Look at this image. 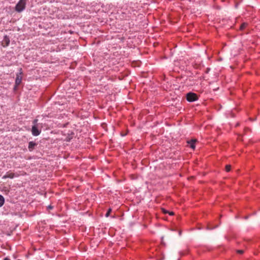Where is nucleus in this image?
I'll list each match as a JSON object with an SVG mask.
<instances>
[{
    "label": "nucleus",
    "mask_w": 260,
    "mask_h": 260,
    "mask_svg": "<svg viewBox=\"0 0 260 260\" xmlns=\"http://www.w3.org/2000/svg\"><path fill=\"white\" fill-rule=\"evenodd\" d=\"M26 6V0H20L15 6V10L21 12L24 10Z\"/></svg>",
    "instance_id": "f257e3e1"
},
{
    "label": "nucleus",
    "mask_w": 260,
    "mask_h": 260,
    "mask_svg": "<svg viewBox=\"0 0 260 260\" xmlns=\"http://www.w3.org/2000/svg\"><path fill=\"white\" fill-rule=\"evenodd\" d=\"M186 99L188 102H192L198 99L197 94L193 92H189L186 94Z\"/></svg>",
    "instance_id": "f03ea898"
},
{
    "label": "nucleus",
    "mask_w": 260,
    "mask_h": 260,
    "mask_svg": "<svg viewBox=\"0 0 260 260\" xmlns=\"http://www.w3.org/2000/svg\"><path fill=\"white\" fill-rule=\"evenodd\" d=\"M22 69H20V73L16 75V78L15 79V87L19 85L20 84V83H21L22 78Z\"/></svg>",
    "instance_id": "7ed1b4c3"
},
{
    "label": "nucleus",
    "mask_w": 260,
    "mask_h": 260,
    "mask_svg": "<svg viewBox=\"0 0 260 260\" xmlns=\"http://www.w3.org/2000/svg\"><path fill=\"white\" fill-rule=\"evenodd\" d=\"M41 130H39L37 125H33L31 128V133L33 136H37L41 133Z\"/></svg>",
    "instance_id": "20e7f679"
},
{
    "label": "nucleus",
    "mask_w": 260,
    "mask_h": 260,
    "mask_svg": "<svg viewBox=\"0 0 260 260\" xmlns=\"http://www.w3.org/2000/svg\"><path fill=\"white\" fill-rule=\"evenodd\" d=\"M10 44V39L8 36H5L2 41V46L4 47L9 46Z\"/></svg>",
    "instance_id": "39448f33"
},
{
    "label": "nucleus",
    "mask_w": 260,
    "mask_h": 260,
    "mask_svg": "<svg viewBox=\"0 0 260 260\" xmlns=\"http://www.w3.org/2000/svg\"><path fill=\"white\" fill-rule=\"evenodd\" d=\"M37 145V144L36 143L32 141L29 142L28 143V148L30 151H32L34 149L35 147Z\"/></svg>",
    "instance_id": "423d86ee"
},
{
    "label": "nucleus",
    "mask_w": 260,
    "mask_h": 260,
    "mask_svg": "<svg viewBox=\"0 0 260 260\" xmlns=\"http://www.w3.org/2000/svg\"><path fill=\"white\" fill-rule=\"evenodd\" d=\"M15 177V174L13 173H12V172H7L6 173V174L5 175H4L2 178L3 179H6V178H13L14 177Z\"/></svg>",
    "instance_id": "0eeeda50"
},
{
    "label": "nucleus",
    "mask_w": 260,
    "mask_h": 260,
    "mask_svg": "<svg viewBox=\"0 0 260 260\" xmlns=\"http://www.w3.org/2000/svg\"><path fill=\"white\" fill-rule=\"evenodd\" d=\"M196 141V140H191L190 141L188 142V143L190 144V147L192 149L195 148L194 143Z\"/></svg>",
    "instance_id": "6e6552de"
},
{
    "label": "nucleus",
    "mask_w": 260,
    "mask_h": 260,
    "mask_svg": "<svg viewBox=\"0 0 260 260\" xmlns=\"http://www.w3.org/2000/svg\"><path fill=\"white\" fill-rule=\"evenodd\" d=\"M4 198L2 196L0 195V207H2L4 205Z\"/></svg>",
    "instance_id": "1a4fd4ad"
},
{
    "label": "nucleus",
    "mask_w": 260,
    "mask_h": 260,
    "mask_svg": "<svg viewBox=\"0 0 260 260\" xmlns=\"http://www.w3.org/2000/svg\"><path fill=\"white\" fill-rule=\"evenodd\" d=\"M246 26L247 24L245 23H243L240 25V29L241 30H243L246 27Z\"/></svg>",
    "instance_id": "9d476101"
},
{
    "label": "nucleus",
    "mask_w": 260,
    "mask_h": 260,
    "mask_svg": "<svg viewBox=\"0 0 260 260\" xmlns=\"http://www.w3.org/2000/svg\"><path fill=\"white\" fill-rule=\"evenodd\" d=\"M231 166L230 165H227L225 166V171L226 172H229L231 170Z\"/></svg>",
    "instance_id": "9b49d317"
},
{
    "label": "nucleus",
    "mask_w": 260,
    "mask_h": 260,
    "mask_svg": "<svg viewBox=\"0 0 260 260\" xmlns=\"http://www.w3.org/2000/svg\"><path fill=\"white\" fill-rule=\"evenodd\" d=\"M111 211H112L111 209L109 208L106 214V216L108 217Z\"/></svg>",
    "instance_id": "f8f14e48"
},
{
    "label": "nucleus",
    "mask_w": 260,
    "mask_h": 260,
    "mask_svg": "<svg viewBox=\"0 0 260 260\" xmlns=\"http://www.w3.org/2000/svg\"><path fill=\"white\" fill-rule=\"evenodd\" d=\"M38 121V120L37 119H34L32 121V123L34 124V125H37Z\"/></svg>",
    "instance_id": "ddd939ff"
},
{
    "label": "nucleus",
    "mask_w": 260,
    "mask_h": 260,
    "mask_svg": "<svg viewBox=\"0 0 260 260\" xmlns=\"http://www.w3.org/2000/svg\"><path fill=\"white\" fill-rule=\"evenodd\" d=\"M237 252L238 253H239V254H243V253L244 251H243V250H238L237 251Z\"/></svg>",
    "instance_id": "4468645a"
},
{
    "label": "nucleus",
    "mask_w": 260,
    "mask_h": 260,
    "mask_svg": "<svg viewBox=\"0 0 260 260\" xmlns=\"http://www.w3.org/2000/svg\"><path fill=\"white\" fill-rule=\"evenodd\" d=\"M188 253V250L187 249V250H186L185 251H184H184H182V252H181V255H185V254H186V253Z\"/></svg>",
    "instance_id": "2eb2a0df"
},
{
    "label": "nucleus",
    "mask_w": 260,
    "mask_h": 260,
    "mask_svg": "<svg viewBox=\"0 0 260 260\" xmlns=\"http://www.w3.org/2000/svg\"><path fill=\"white\" fill-rule=\"evenodd\" d=\"M162 210L164 213L166 214L168 213V211L164 209H162Z\"/></svg>",
    "instance_id": "dca6fc26"
},
{
    "label": "nucleus",
    "mask_w": 260,
    "mask_h": 260,
    "mask_svg": "<svg viewBox=\"0 0 260 260\" xmlns=\"http://www.w3.org/2000/svg\"><path fill=\"white\" fill-rule=\"evenodd\" d=\"M168 213H169V215H173L174 214L173 212H169V211H168Z\"/></svg>",
    "instance_id": "f3484780"
},
{
    "label": "nucleus",
    "mask_w": 260,
    "mask_h": 260,
    "mask_svg": "<svg viewBox=\"0 0 260 260\" xmlns=\"http://www.w3.org/2000/svg\"><path fill=\"white\" fill-rule=\"evenodd\" d=\"M48 208L49 209H52L53 208V207H52V206H51V205H50V206H49L48 207Z\"/></svg>",
    "instance_id": "a211bd4d"
},
{
    "label": "nucleus",
    "mask_w": 260,
    "mask_h": 260,
    "mask_svg": "<svg viewBox=\"0 0 260 260\" xmlns=\"http://www.w3.org/2000/svg\"><path fill=\"white\" fill-rule=\"evenodd\" d=\"M3 260H10V259L8 257H6Z\"/></svg>",
    "instance_id": "6ab92c4d"
}]
</instances>
